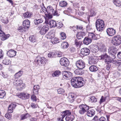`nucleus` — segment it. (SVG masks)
Returning <instances> with one entry per match:
<instances>
[{"mask_svg":"<svg viewBox=\"0 0 121 121\" xmlns=\"http://www.w3.org/2000/svg\"><path fill=\"white\" fill-rule=\"evenodd\" d=\"M83 78L81 77H75L72 78L71 80L72 85L75 88L81 87L85 84Z\"/></svg>","mask_w":121,"mask_h":121,"instance_id":"nucleus-1","label":"nucleus"},{"mask_svg":"<svg viewBox=\"0 0 121 121\" xmlns=\"http://www.w3.org/2000/svg\"><path fill=\"white\" fill-rule=\"evenodd\" d=\"M47 14L45 13L46 17L49 18H51L52 17V15L58 16L60 14L58 13L57 10H54L53 8L50 6L48 7Z\"/></svg>","mask_w":121,"mask_h":121,"instance_id":"nucleus-2","label":"nucleus"},{"mask_svg":"<svg viewBox=\"0 0 121 121\" xmlns=\"http://www.w3.org/2000/svg\"><path fill=\"white\" fill-rule=\"evenodd\" d=\"M104 21L100 19H98L96 22V26L97 30L101 31L103 30L104 27Z\"/></svg>","mask_w":121,"mask_h":121,"instance_id":"nucleus-3","label":"nucleus"},{"mask_svg":"<svg viewBox=\"0 0 121 121\" xmlns=\"http://www.w3.org/2000/svg\"><path fill=\"white\" fill-rule=\"evenodd\" d=\"M47 61V59L45 58L38 56L35 59V62L36 65L39 66L45 64Z\"/></svg>","mask_w":121,"mask_h":121,"instance_id":"nucleus-4","label":"nucleus"},{"mask_svg":"<svg viewBox=\"0 0 121 121\" xmlns=\"http://www.w3.org/2000/svg\"><path fill=\"white\" fill-rule=\"evenodd\" d=\"M89 110V107L86 104H81L79 106L78 112L81 114H83Z\"/></svg>","mask_w":121,"mask_h":121,"instance_id":"nucleus-5","label":"nucleus"},{"mask_svg":"<svg viewBox=\"0 0 121 121\" xmlns=\"http://www.w3.org/2000/svg\"><path fill=\"white\" fill-rule=\"evenodd\" d=\"M112 43L115 46L119 45L121 43V37L119 35L114 36L112 38Z\"/></svg>","mask_w":121,"mask_h":121,"instance_id":"nucleus-6","label":"nucleus"},{"mask_svg":"<svg viewBox=\"0 0 121 121\" xmlns=\"http://www.w3.org/2000/svg\"><path fill=\"white\" fill-rule=\"evenodd\" d=\"M14 85L18 88L19 89H22L24 88L25 86V84L23 83V81L20 79H15L13 82Z\"/></svg>","mask_w":121,"mask_h":121,"instance_id":"nucleus-7","label":"nucleus"},{"mask_svg":"<svg viewBox=\"0 0 121 121\" xmlns=\"http://www.w3.org/2000/svg\"><path fill=\"white\" fill-rule=\"evenodd\" d=\"M51 32H50L48 34L46 35L47 37L48 38H51V41L53 44H56L59 42L58 39L56 38L53 37L54 35Z\"/></svg>","mask_w":121,"mask_h":121,"instance_id":"nucleus-8","label":"nucleus"},{"mask_svg":"<svg viewBox=\"0 0 121 121\" xmlns=\"http://www.w3.org/2000/svg\"><path fill=\"white\" fill-rule=\"evenodd\" d=\"M60 62L61 65L65 66H68L69 64V60L65 57L61 58L60 60Z\"/></svg>","mask_w":121,"mask_h":121,"instance_id":"nucleus-9","label":"nucleus"},{"mask_svg":"<svg viewBox=\"0 0 121 121\" xmlns=\"http://www.w3.org/2000/svg\"><path fill=\"white\" fill-rule=\"evenodd\" d=\"M76 65L77 68L80 69H83L85 67V63L82 60H78L76 62Z\"/></svg>","mask_w":121,"mask_h":121,"instance_id":"nucleus-10","label":"nucleus"},{"mask_svg":"<svg viewBox=\"0 0 121 121\" xmlns=\"http://www.w3.org/2000/svg\"><path fill=\"white\" fill-rule=\"evenodd\" d=\"M106 32L108 35L109 36H112L115 34L116 30L114 29L108 28L106 30Z\"/></svg>","mask_w":121,"mask_h":121,"instance_id":"nucleus-11","label":"nucleus"},{"mask_svg":"<svg viewBox=\"0 0 121 121\" xmlns=\"http://www.w3.org/2000/svg\"><path fill=\"white\" fill-rule=\"evenodd\" d=\"M48 26L47 25H46L41 28L40 31V33L41 35H44L48 31Z\"/></svg>","mask_w":121,"mask_h":121,"instance_id":"nucleus-12","label":"nucleus"},{"mask_svg":"<svg viewBox=\"0 0 121 121\" xmlns=\"http://www.w3.org/2000/svg\"><path fill=\"white\" fill-rule=\"evenodd\" d=\"M64 78L66 79H70L71 77L72 73L69 72L65 71L63 73Z\"/></svg>","mask_w":121,"mask_h":121,"instance_id":"nucleus-13","label":"nucleus"},{"mask_svg":"<svg viewBox=\"0 0 121 121\" xmlns=\"http://www.w3.org/2000/svg\"><path fill=\"white\" fill-rule=\"evenodd\" d=\"M90 53L89 50L87 48H82L81 50V53L84 56H87Z\"/></svg>","mask_w":121,"mask_h":121,"instance_id":"nucleus-14","label":"nucleus"},{"mask_svg":"<svg viewBox=\"0 0 121 121\" xmlns=\"http://www.w3.org/2000/svg\"><path fill=\"white\" fill-rule=\"evenodd\" d=\"M30 94L27 93H21L18 95L19 97L23 99H28L29 97Z\"/></svg>","mask_w":121,"mask_h":121,"instance_id":"nucleus-15","label":"nucleus"},{"mask_svg":"<svg viewBox=\"0 0 121 121\" xmlns=\"http://www.w3.org/2000/svg\"><path fill=\"white\" fill-rule=\"evenodd\" d=\"M117 51V48L114 47H111L108 49V52L113 57V56H115L114 54L116 53Z\"/></svg>","mask_w":121,"mask_h":121,"instance_id":"nucleus-16","label":"nucleus"},{"mask_svg":"<svg viewBox=\"0 0 121 121\" xmlns=\"http://www.w3.org/2000/svg\"><path fill=\"white\" fill-rule=\"evenodd\" d=\"M1 28V25H0V29ZM0 36L1 37V39L2 40H4L8 37V35H6L0 29Z\"/></svg>","mask_w":121,"mask_h":121,"instance_id":"nucleus-17","label":"nucleus"},{"mask_svg":"<svg viewBox=\"0 0 121 121\" xmlns=\"http://www.w3.org/2000/svg\"><path fill=\"white\" fill-rule=\"evenodd\" d=\"M16 51L11 50L7 52V54L9 57H12L16 55Z\"/></svg>","mask_w":121,"mask_h":121,"instance_id":"nucleus-18","label":"nucleus"},{"mask_svg":"<svg viewBox=\"0 0 121 121\" xmlns=\"http://www.w3.org/2000/svg\"><path fill=\"white\" fill-rule=\"evenodd\" d=\"M115 56H113V57L112 56L111 58L108 56L107 58L104 60V62L106 63L109 64L112 63V60L115 59Z\"/></svg>","mask_w":121,"mask_h":121,"instance_id":"nucleus-19","label":"nucleus"},{"mask_svg":"<svg viewBox=\"0 0 121 121\" xmlns=\"http://www.w3.org/2000/svg\"><path fill=\"white\" fill-rule=\"evenodd\" d=\"M45 22L46 23H48L50 26V27H54L56 26V23L55 21L53 20H50L49 22L46 21Z\"/></svg>","mask_w":121,"mask_h":121,"instance_id":"nucleus-20","label":"nucleus"},{"mask_svg":"<svg viewBox=\"0 0 121 121\" xmlns=\"http://www.w3.org/2000/svg\"><path fill=\"white\" fill-rule=\"evenodd\" d=\"M23 26L27 29L30 26V22L28 19H26L23 22Z\"/></svg>","mask_w":121,"mask_h":121,"instance_id":"nucleus-21","label":"nucleus"},{"mask_svg":"<svg viewBox=\"0 0 121 121\" xmlns=\"http://www.w3.org/2000/svg\"><path fill=\"white\" fill-rule=\"evenodd\" d=\"M99 50L101 52H105L107 50L106 47L105 45L103 44H101L98 47Z\"/></svg>","mask_w":121,"mask_h":121,"instance_id":"nucleus-22","label":"nucleus"},{"mask_svg":"<svg viewBox=\"0 0 121 121\" xmlns=\"http://www.w3.org/2000/svg\"><path fill=\"white\" fill-rule=\"evenodd\" d=\"M40 89V87L39 85H35L34 86L33 93L35 94H38L39 90Z\"/></svg>","mask_w":121,"mask_h":121,"instance_id":"nucleus-23","label":"nucleus"},{"mask_svg":"<svg viewBox=\"0 0 121 121\" xmlns=\"http://www.w3.org/2000/svg\"><path fill=\"white\" fill-rule=\"evenodd\" d=\"M16 107L15 105L13 104H10L8 108V112L9 113H12L13 112V109H14Z\"/></svg>","mask_w":121,"mask_h":121,"instance_id":"nucleus-24","label":"nucleus"},{"mask_svg":"<svg viewBox=\"0 0 121 121\" xmlns=\"http://www.w3.org/2000/svg\"><path fill=\"white\" fill-rule=\"evenodd\" d=\"M87 112V115L89 117H92L94 115L95 113V111L93 109L88 110Z\"/></svg>","mask_w":121,"mask_h":121,"instance_id":"nucleus-25","label":"nucleus"},{"mask_svg":"<svg viewBox=\"0 0 121 121\" xmlns=\"http://www.w3.org/2000/svg\"><path fill=\"white\" fill-rule=\"evenodd\" d=\"M82 69L79 68L76 69L74 71V73L76 74L82 75L84 73V71Z\"/></svg>","mask_w":121,"mask_h":121,"instance_id":"nucleus-26","label":"nucleus"},{"mask_svg":"<svg viewBox=\"0 0 121 121\" xmlns=\"http://www.w3.org/2000/svg\"><path fill=\"white\" fill-rule=\"evenodd\" d=\"M85 35V34L83 32H79L77 34L76 37L77 39H80L83 38Z\"/></svg>","mask_w":121,"mask_h":121,"instance_id":"nucleus-27","label":"nucleus"},{"mask_svg":"<svg viewBox=\"0 0 121 121\" xmlns=\"http://www.w3.org/2000/svg\"><path fill=\"white\" fill-rule=\"evenodd\" d=\"M71 114V112L69 110H65L62 112V114H61L62 118H63L66 116L70 115Z\"/></svg>","mask_w":121,"mask_h":121,"instance_id":"nucleus-28","label":"nucleus"},{"mask_svg":"<svg viewBox=\"0 0 121 121\" xmlns=\"http://www.w3.org/2000/svg\"><path fill=\"white\" fill-rule=\"evenodd\" d=\"M43 21V20L42 18H36L34 20V22L35 25H38L42 23Z\"/></svg>","mask_w":121,"mask_h":121,"instance_id":"nucleus-29","label":"nucleus"},{"mask_svg":"<svg viewBox=\"0 0 121 121\" xmlns=\"http://www.w3.org/2000/svg\"><path fill=\"white\" fill-rule=\"evenodd\" d=\"M74 118V117L73 115H69L67 116L65 118L66 121H72Z\"/></svg>","mask_w":121,"mask_h":121,"instance_id":"nucleus-30","label":"nucleus"},{"mask_svg":"<svg viewBox=\"0 0 121 121\" xmlns=\"http://www.w3.org/2000/svg\"><path fill=\"white\" fill-rule=\"evenodd\" d=\"M91 42V39L89 38L85 37L84 39L83 42L84 44L88 45Z\"/></svg>","mask_w":121,"mask_h":121,"instance_id":"nucleus-31","label":"nucleus"},{"mask_svg":"<svg viewBox=\"0 0 121 121\" xmlns=\"http://www.w3.org/2000/svg\"><path fill=\"white\" fill-rule=\"evenodd\" d=\"M59 4L60 6L61 7H65L66 6L67 3L66 1L63 0L59 2Z\"/></svg>","mask_w":121,"mask_h":121,"instance_id":"nucleus-32","label":"nucleus"},{"mask_svg":"<svg viewBox=\"0 0 121 121\" xmlns=\"http://www.w3.org/2000/svg\"><path fill=\"white\" fill-rule=\"evenodd\" d=\"M31 116L28 113L25 114H23L21 116V120H23L27 118H29Z\"/></svg>","mask_w":121,"mask_h":121,"instance_id":"nucleus-33","label":"nucleus"},{"mask_svg":"<svg viewBox=\"0 0 121 121\" xmlns=\"http://www.w3.org/2000/svg\"><path fill=\"white\" fill-rule=\"evenodd\" d=\"M30 40L32 43H34L36 41L37 39L36 36L32 35L29 37Z\"/></svg>","mask_w":121,"mask_h":121,"instance_id":"nucleus-34","label":"nucleus"},{"mask_svg":"<svg viewBox=\"0 0 121 121\" xmlns=\"http://www.w3.org/2000/svg\"><path fill=\"white\" fill-rule=\"evenodd\" d=\"M90 70L92 72H95L97 71L98 70L97 67L95 65H92L89 68Z\"/></svg>","mask_w":121,"mask_h":121,"instance_id":"nucleus-35","label":"nucleus"},{"mask_svg":"<svg viewBox=\"0 0 121 121\" xmlns=\"http://www.w3.org/2000/svg\"><path fill=\"white\" fill-rule=\"evenodd\" d=\"M113 3L117 7H121V2L118 0H113Z\"/></svg>","mask_w":121,"mask_h":121,"instance_id":"nucleus-36","label":"nucleus"},{"mask_svg":"<svg viewBox=\"0 0 121 121\" xmlns=\"http://www.w3.org/2000/svg\"><path fill=\"white\" fill-rule=\"evenodd\" d=\"M69 46V44L67 42H63L61 44V47L63 48H67Z\"/></svg>","mask_w":121,"mask_h":121,"instance_id":"nucleus-37","label":"nucleus"},{"mask_svg":"<svg viewBox=\"0 0 121 121\" xmlns=\"http://www.w3.org/2000/svg\"><path fill=\"white\" fill-rule=\"evenodd\" d=\"M81 42L80 41L76 39L74 43V44L77 47L80 48L81 46Z\"/></svg>","mask_w":121,"mask_h":121,"instance_id":"nucleus-38","label":"nucleus"},{"mask_svg":"<svg viewBox=\"0 0 121 121\" xmlns=\"http://www.w3.org/2000/svg\"><path fill=\"white\" fill-rule=\"evenodd\" d=\"M32 14L30 12H27L24 13L23 15V16L25 18H27L30 17Z\"/></svg>","mask_w":121,"mask_h":121,"instance_id":"nucleus-39","label":"nucleus"},{"mask_svg":"<svg viewBox=\"0 0 121 121\" xmlns=\"http://www.w3.org/2000/svg\"><path fill=\"white\" fill-rule=\"evenodd\" d=\"M2 63L5 65H8L10 64L11 61L9 59H6L3 60Z\"/></svg>","mask_w":121,"mask_h":121,"instance_id":"nucleus-40","label":"nucleus"},{"mask_svg":"<svg viewBox=\"0 0 121 121\" xmlns=\"http://www.w3.org/2000/svg\"><path fill=\"white\" fill-rule=\"evenodd\" d=\"M6 93L4 90H0V98H3L5 96Z\"/></svg>","mask_w":121,"mask_h":121,"instance_id":"nucleus-41","label":"nucleus"},{"mask_svg":"<svg viewBox=\"0 0 121 121\" xmlns=\"http://www.w3.org/2000/svg\"><path fill=\"white\" fill-rule=\"evenodd\" d=\"M60 73V72L59 71L56 70V71L52 75L53 77H58Z\"/></svg>","mask_w":121,"mask_h":121,"instance_id":"nucleus-42","label":"nucleus"},{"mask_svg":"<svg viewBox=\"0 0 121 121\" xmlns=\"http://www.w3.org/2000/svg\"><path fill=\"white\" fill-rule=\"evenodd\" d=\"M1 20H2V22L4 24H7L8 22L9 21L7 17H2Z\"/></svg>","mask_w":121,"mask_h":121,"instance_id":"nucleus-43","label":"nucleus"},{"mask_svg":"<svg viewBox=\"0 0 121 121\" xmlns=\"http://www.w3.org/2000/svg\"><path fill=\"white\" fill-rule=\"evenodd\" d=\"M88 36L89 38L92 39H95V35L93 33H90L89 34Z\"/></svg>","mask_w":121,"mask_h":121,"instance_id":"nucleus-44","label":"nucleus"},{"mask_svg":"<svg viewBox=\"0 0 121 121\" xmlns=\"http://www.w3.org/2000/svg\"><path fill=\"white\" fill-rule=\"evenodd\" d=\"M74 97V96L72 95H70L68 97V100L70 102L72 103L73 102V98Z\"/></svg>","mask_w":121,"mask_h":121,"instance_id":"nucleus-45","label":"nucleus"},{"mask_svg":"<svg viewBox=\"0 0 121 121\" xmlns=\"http://www.w3.org/2000/svg\"><path fill=\"white\" fill-rule=\"evenodd\" d=\"M22 71H20L16 73L15 75V78H18L20 77L22 75Z\"/></svg>","mask_w":121,"mask_h":121,"instance_id":"nucleus-46","label":"nucleus"},{"mask_svg":"<svg viewBox=\"0 0 121 121\" xmlns=\"http://www.w3.org/2000/svg\"><path fill=\"white\" fill-rule=\"evenodd\" d=\"M121 62V60H114L113 59L112 60V63L113 64H120Z\"/></svg>","mask_w":121,"mask_h":121,"instance_id":"nucleus-47","label":"nucleus"},{"mask_svg":"<svg viewBox=\"0 0 121 121\" xmlns=\"http://www.w3.org/2000/svg\"><path fill=\"white\" fill-rule=\"evenodd\" d=\"M60 35L61 36L60 38L61 39L64 40L66 38V36L65 33L62 32L60 34Z\"/></svg>","mask_w":121,"mask_h":121,"instance_id":"nucleus-48","label":"nucleus"},{"mask_svg":"<svg viewBox=\"0 0 121 121\" xmlns=\"http://www.w3.org/2000/svg\"><path fill=\"white\" fill-rule=\"evenodd\" d=\"M26 29V28H25L24 26L23 27L20 26L19 27L18 30L20 31L23 32L24 31H25Z\"/></svg>","mask_w":121,"mask_h":121,"instance_id":"nucleus-49","label":"nucleus"},{"mask_svg":"<svg viewBox=\"0 0 121 121\" xmlns=\"http://www.w3.org/2000/svg\"><path fill=\"white\" fill-rule=\"evenodd\" d=\"M55 54L54 53L52 52H50L48 53V57L50 58H52L53 57H54Z\"/></svg>","mask_w":121,"mask_h":121,"instance_id":"nucleus-50","label":"nucleus"},{"mask_svg":"<svg viewBox=\"0 0 121 121\" xmlns=\"http://www.w3.org/2000/svg\"><path fill=\"white\" fill-rule=\"evenodd\" d=\"M99 49L98 47L97 46H94L92 49V51L93 53H95L97 52L98 49Z\"/></svg>","mask_w":121,"mask_h":121,"instance_id":"nucleus-51","label":"nucleus"},{"mask_svg":"<svg viewBox=\"0 0 121 121\" xmlns=\"http://www.w3.org/2000/svg\"><path fill=\"white\" fill-rule=\"evenodd\" d=\"M85 2L87 5H90L92 4L91 0H85Z\"/></svg>","mask_w":121,"mask_h":121,"instance_id":"nucleus-52","label":"nucleus"},{"mask_svg":"<svg viewBox=\"0 0 121 121\" xmlns=\"http://www.w3.org/2000/svg\"><path fill=\"white\" fill-rule=\"evenodd\" d=\"M63 24L61 22H59L57 23L56 24V26H57L59 28H60L63 26Z\"/></svg>","mask_w":121,"mask_h":121,"instance_id":"nucleus-53","label":"nucleus"},{"mask_svg":"<svg viewBox=\"0 0 121 121\" xmlns=\"http://www.w3.org/2000/svg\"><path fill=\"white\" fill-rule=\"evenodd\" d=\"M108 56L106 54H105L102 55L101 56V59H105V60L107 58Z\"/></svg>","mask_w":121,"mask_h":121,"instance_id":"nucleus-54","label":"nucleus"},{"mask_svg":"<svg viewBox=\"0 0 121 121\" xmlns=\"http://www.w3.org/2000/svg\"><path fill=\"white\" fill-rule=\"evenodd\" d=\"M90 99L92 102H95L97 101V99L94 96H92Z\"/></svg>","mask_w":121,"mask_h":121,"instance_id":"nucleus-55","label":"nucleus"},{"mask_svg":"<svg viewBox=\"0 0 121 121\" xmlns=\"http://www.w3.org/2000/svg\"><path fill=\"white\" fill-rule=\"evenodd\" d=\"M57 92L59 94H62L64 92V90L62 89H59L57 90Z\"/></svg>","mask_w":121,"mask_h":121,"instance_id":"nucleus-56","label":"nucleus"},{"mask_svg":"<svg viewBox=\"0 0 121 121\" xmlns=\"http://www.w3.org/2000/svg\"><path fill=\"white\" fill-rule=\"evenodd\" d=\"M99 121H109L108 119L107 118L106 121L105 117H101L99 119Z\"/></svg>","mask_w":121,"mask_h":121,"instance_id":"nucleus-57","label":"nucleus"},{"mask_svg":"<svg viewBox=\"0 0 121 121\" xmlns=\"http://www.w3.org/2000/svg\"><path fill=\"white\" fill-rule=\"evenodd\" d=\"M106 97L102 96L100 100V103L101 104L102 103L104 102L105 101Z\"/></svg>","mask_w":121,"mask_h":121,"instance_id":"nucleus-58","label":"nucleus"},{"mask_svg":"<svg viewBox=\"0 0 121 121\" xmlns=\"http://www.w3.org/2000/svg\"><path fill=\"white\" fill-rule=\"evenodd\" d=\"M111 107H112L111 110L114 112H116L118 110V108L116 107L113 106H112Z\"/></svg>","mask_w":121,"mask_h":121,"instance_id":"nucleus-59","label":"nucleus"},{"mask_svg":"<svg viewBox=\"0 0 121 121\" xmlns=\"http://www.w3.org/2000/svg\"><path fill=\"white\" fill-rule=\"evenodd\" d=\"M97 60H96L93 58H91V60H90V62L92 63L95 64L97 63Z\"/></svg>","mask_w":121,"mask_h":121,"instance_id":"nucleus-60","label":"nucleus"},{"mask_svg":"<svg viewBox=\"0 0 121 121\" xmlns=\"http://www.w3.org/2000/svg\"><path fill=\"white\" fill-rule=\"evenodd\" d=\"M11 116L10 114L8 113H6L5 115V117L9 120H10L11 118Z\"/></svg>","mask_w":121,"mask_h":121,"instance_id":"nucleus-61","label":"nucleus"},{"mask_svg":"<svg viewBox=\"0 0 121 121\" xmlns=\"http://www.w3.org/2000/svg\"><path fill=\"white\" fill-rule=\"evenodd\" d=\"M31 99L33 101H36V98L35 95H32Z\"/></svg>","mask_w":121,"mask_h":121,"instance_id":"nucleus-62","label":"nucleus"},{"mask_svg":"<svg viewBox=\"0 0 121 121\" xmlns=\"http://www.w3.org/2000/svg\"><path fill=\"white\" fill-rule=\"evenodd\" d=\"M4 56L3 51L1 49H0V59H1Z\"/></svg>","mask_w":121,"mask_h":121,"instance_id":"nucleus-63","label":"nucleus"},{"mask_svg":"<svg viewBox=\"0 0 121 121\" xmlns=\"http://www.w3.org/2000/svg\"><path fill=\"white\" fill-rule=\"evenodd\" d=\"M2 75L4 78H6L8 76V75L5 73L2 72Z\"/></svg>","mask_w":121,"mask_h":121,"instance_id":"nucleus-64","label":"nucleus"}]
</instances>
